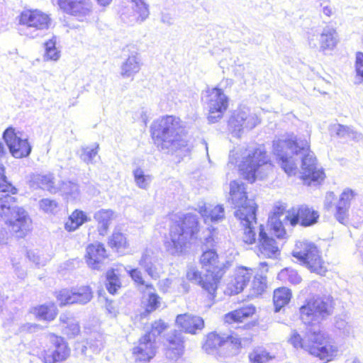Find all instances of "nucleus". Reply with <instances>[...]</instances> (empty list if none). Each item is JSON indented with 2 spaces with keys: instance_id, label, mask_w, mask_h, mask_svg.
Segmentation results:
<instances>
[{
  "instance_id": "f257e3e1",
  "label": "nucleus",
  "mask_w": 363,
  "mask_h": 363,
  "mask_svg": "<svg viewBox=\"0 0 363 363\" xmlns=\"http://www.w3.org/2000/svg\"><path fill=\"white\" fill-rule=\"evenodd\" d=\"M300 318L307 328L303 337L293 331L290 343L296 349L301 348L325 363L336 357L338 349L333 339L320 330V322L333 313L328 298L318 297L308 300L300 309Z\"/></svg>"
},
{
  "instance_id": "f03ea898",
  "label": "nucleus",
  "mask_w": 363,
  "mask_h": 363,
  "mask_svg": "<svg viewBox=\"0 0 363 363\" xmlns=\"http://www.w3.org/2000/svg\"><path fill=\"white\" fill-rule=\"evenodd\" d=\"M273 150L283 170L289 175L294 174L297 162H301L303 180L309 185H316L325 179L322 168H318L313 152L309 150L306 139L294 135L284 137L274 141Z\"/></svg>"
},
{
  "instance_id": "7ed1b4c3",
  "label": "nucleus",
  "mask_w": 363,
  "mask_h": 363,
  "mask_svg": "<svg viewBox=\"0 0 363 363\" xmlns=\"http://www.w3.org/2000/svg\"><path fill=\"white\" fill-rule=\"evenodd\" d=\"M151 135L157 149L173 154L187 147L185 128L179 118L165 116L155 120L151 125Z\"/></svg>"
},
{
  "instance_id": "20e7f679",
  "label": "nucleus",
  "mask_w": 363,
  "mask_h": 363,
  "mask_svg": "<svg viewBox=\"0 0 363 363\" xmlns=\"http://www.w3.org/2000/svg\"><path fill=\"white\" fill-rule=\"evenodd\" d=\"M228 202L236 209L234 216L243 227V242L249 245L255 242L253 224L256 223L257 206L254 200L247 199L246 186L242 182L234 180L230 182Z\"/></svg>"
},
{
  "instance_id": "39448f33",
  "label": "nucleus",
  "mask_w": 363,
  "mask_h": 363,
  "mask_svg": "<svg viewBox=\"0 0 363 363\" xmlns=\"http://www.w3.org/2000/svg\"><path fill=\"white\" fill-rule=\"evenodd\" d=\"M199 231L198 216L192 213L183 215L170 227L169 238L164 242L167 251L172 255H181L186 250L189 241L196 238Z\"/></svg>"
},
{
  "instance_id": "423d86ee",
  "label": "nucleus",
  "mask_w": 363,
  "mask_h": 363,
  "mask_svg": "<svg viewBox=\"0 0 363 363\" xmlns=\"http://www.w3.org/2000/svg\"><path fill=\"white\" fill-rule=\"evenodd\" d=\"M0 216L17 238H23L31 230V219L14 196H0Z\"/></svg>"
},
{
  "instance_id": "0eeeda50",
  "label": "nucleus",
  "mask_w": 363,
  "mask_h": 363,
  "mask_svg": "<svg viewBox=\"0 0 363 363\" xmlns=\"http://www.w3.org/2000/svg\"><path fill=\"white\" fill-rule=\"evenodd\" d=\"M269 161L264 147L249 148L239 164V169L244 177L252 183L256 178L264 179L272 170V166Z\"/></svg>"
},
{
  "instance_id": "6e6552de",
  "label": "nucleus",
  "mask_w": 363,
  "mask_h": 363,
  "mask_svg": "<svg viewBox=\"0 0 363 363\" xmlns=\"http://www.w3.org/2000/svg\"><path fill=\"white\" fill-rule=\"evenodd\" d=\"M203 347L208 352H216L220 357L226 358L236 355L241 347V340L234 333H210L207 335Z\"/></svg>"
},
{
  "instance_id": "1a4fd4ad",
  "label": "nucleus",
  "mask_w": 363,
  "mask_h": 363,
  "mask_svg": "<svg viewBox=\"0 0 363 363\" xmlns=\"http://www.w3.org/2000/svg\"><path fill=\"white\" fill-rule=\"evenodd\" d=\"M51 23L48 15L38 10H26L19 16L18 33L30 38L42 36Z\"/></svg>"
},
{
  "instance_id": "9d476101",
  "label": "nucleus",
  "mask_w": 363,
  "mask_h": 363,
  "mask_svg": "<svg viewBox=\"0 0 363 363\" xmlns=\"http://www.w3.org/2000/svg\"><path fill=\"white\" fill-rule=\"evenodd\" d=\"M292 255L313 272L323 275L326 272V267L320 251L313 242H296Z\"/></svg>"
},
{
  "instance_id": "9b49d317",
  "label": "nucleus",
  "mask_w": 363,
  "mask_h": 363,
  "mask_svg": "<svg viewBox=\"0 0 363 363\" xmlns=\"http://www.w3.org/2000/svg\"><path fill=\"white\" fill-rule=\"evenodd\" d=\"M71 350L68 343L62 337L50 335L49 345L38 354L43 363H62L70 356Z\"/></svg>"
},
{
  "instance_id": "f8f14e48",
  "label": "nucleus",
  "mask_w": 363,
  "mask_h": 363,
  "mask_svg": "<svg viewBox=\"0 0 363 363\" xmlns=\"http://www.w3.org/2000/svg\"><path fill=\"white\" fill-rule=\"evenodd\" d=\"M204 103L208 111V121L215 123L221 119L228 107V97L219 88L208 90L203 96Z\"/></svg>"
},
{
  "instance_id": "ddd939ff",
  "label": "nucleus",
  "mask_w": 363,
  "mask_h": 363,
  "mask_svg": "<svg viewBox=\"0 0 363 363\" xmlns=\"http://www.w3.org/2000/svg\"><path fill=\"white\" fill-rule=\"evenodd\" d=\"M119 14L121 21L125 23L133 25L146 19L149 10L143 0H123Z\"/></svg>"
},
{
  "instance_id": "4468645a",
  "label": "nucleus",
  "mask_w": 363,
  "mask_h": 363,
  "mask_svg": "<svg viewBox=\"0 0 363 363\" xmlns=\"http://www.w3.org/2000/svg\"><path fill=\"white\" fill-rule=\"evenodd\" d=\"M3 138L13 157L23 158L30 154L32 147L28 139L22 138L21 133L16 132L13 127H9L4 131Z\"/></svg>"
},
{
  "instance_id": "2eb2a0df",
  "label": "nucleus",
  "mask_w": 363,
  "mask_h": 363,
  "mask_svg": "<svg viewBox=\"0 0 363 363\" xmlns=\"http://www.w3.org/2000/svg\"><path fill=\"white\" fill-rule=\"evenodd\" d=\"M200 261L202 268L211 276L208 280L210 282H208L209 285L206 283L204 286L212 291L216 286H218L223 274V268L218 261V255L213 250H206L201 256Z\"/></svg>"
},
{
  "instance_id": "dca6fc26",
  "label": "nucleus",
  "mask_w": 363,
  "mask_h": 363,
  "mask_svg": "<svg viewBox=\"0 0 363 363\" xmlns=\"http://www.w3.org/2000/svg\"><path fill=\"white\" fill-rule=\"evenodd\" d=\"M259 123V120L255 113H251L247 108H240L233 113L228 121V125L232 133L240 137L243 130H251Z\"/></svg>"
},
{
  "instance_id": "f3484780",
  "label": "nucleus",
  "mask_w": 363,
  "mask_h": 363,
  "mask_svg": "<svg viewBox=\"0 0 363 363\" xmlns=\"http://www.w3.org/2000/svg\"><path fill=\"white\" fill-rule=\"evenodd\" d=\"M91 298L92 293L89 286H82L72 290L64 289L60 290L57 295L60 305L74 303L83 305L89 302Z\"/></svg>"
},
{
  "instance_id": "a211bd4d",
  "label": "nucleus",
  "mask_w": 363,
  "mask_h": 363,
  "mask_svg": "<svg viewBox=\"0 0 363 363\" xmlns=\"http://www.w3.org/2000/svg\"><path fill=\"white\" fill-rule=\"evenodd\" d=\"M318 218V211L307 206H301L297 209L293 208L292 211L289 212L288 216L284 217V219L289 220L291 226H295L300 223L301 225L307 227L317 223Z\"/></svg>"
},
{
  "instance_id": "6ab92c4d",
  "label": "nucleus",
  "mask_w": 363,
  "mask_h": 363,
  "mask_svg": "<svg viewBox=\"0 0 363 363\" xmlns=\"http://www.w3.org/2000/svg\"><path fill=\"white\" fill-rule=\"evenodd\" d=\"M257 255L260 258L275 259L280 255L278 244L273 238L266 233L262 225H259Z\"/></svg>"
},
{
  "instance_id": "aec40b11",
  "label": "nucleus",
  "mask_w": 363,
  "mask_h": 363,
  "mask_svg": "<svg viewBox=\"0 0 363 363\" xmlns=\"http://www.w3.org/2000/svg\"><path fill=\"white\" fill-rule=\"evenodd\" d=\"M86 262L92 269L102 270L106 266L108 255L104 244H90L86 249Z\"/></svg>"
},
{
  "instance_id": "412c9836",
  "label": "nucleus",
  "mask_w": 363,
  "mask_h": 363,
  "mask_svg": "<svg viewBox=\"0 0 363 363\" xmlns=\"http://www.w3.org/2000/svg\"><path fill=\"white\" fill-rule=\"evenodd\" d=\"M156 354L155 340L151 334H145L142 336L138 346L133 348V354L135 361L147 362L152 359Z\"/></svg>"
},
{
  "instance_id": "4be33fe9",
  "label": "nucleus",
  "mask_w": 363,
  "mask_h": 363,
  "mask_svg": "<svg viewBox=\"0 0 363 363\" xmlns=\"http://www.w3.org/2000/svg\"><path fill=\"white\" fill-rule=\"evenodd\" d=\"M176 323L184 332L191 335H196L201 331L205 325L202 318L191 313L178 315Z\"/></svg>"
},
{
  "instance_id": "5701e85b",
  "label": "nucleus",
  "mask_w": 363,
  "mask_h": 363,
  "mask_svg": "<svg viewBox=\"0 0 363 363\" xmlns=\"http://www.w3.org/2000/svg\"><path fill=\"white\" fill-rule=\"evenodd\" d=\"M356 194H357L352 189L349 188L344 189L340 194L335 206V218L340 223L344 224L347 221L351 201L354 199Z\"/></svg>"
},
{
  "instance_id": "b1692460",
  "label": "nucleus",
  "mask_w": 363,
  "mask_h": 363,
  "mask_svg": "<svg viewBox=\"0 0 363 363\" xmlns=\"http://www.w3.org/2000/svg\"><path fill=\"white\" fill-rule=\"evenodd\" d=\"M168 347L166 356L171 359H177L182 356L184 350V337L181 332L174 330L167 337Z\"/></svg>"
},
{
  "instance_id": "393cba45",
  "label": "nucleus",
  "mask_w": 363,
  "mask_h": 363,
  "mask_svg": "<svg viewBox=\"0 0 363 363\" xmlns=\"http://www.w3.org/2000/svg\"><path fill=\"white\" fill-rule=\"evenodd\" d=\"M30 182L31 186L34 188L47 190L52 194L58 192L57 185L55 184V177L52 173L33 174L30 177Z\"/></svg>"
},
{
  "instance_id": "a878e982",
  "label": "nucleus",
  "mask_w": 363,
  "mask_h": 363,
  "mask_svg": "<svg viewBox=\"0 0 363 363\" xmlns=\"http://www.w3.org/2000/svg\"><path fill=\"white\" fill-rule=\"evenodd\" d=\"M339 42L336 30L331 26H325L320 35V50L322 52L332 51Z\"/></svg>"
},
{
  "instance_id": "bb28decb",
  "label": "nucleus",
  "mask_w": 363,
  "mask_h": 363,
  "mask_svg": "<svg viewBox=\"0 0 363 363\" xmlns=\"http://www.w3.org/2000/svg\"><path fill=\"white\" fill-rule=\"evenodd\" d=\"M128 51L130 52V55L121 67V74L124 78L133 76L140 69L138 53L135 50H131L130 47H128Z\"/></svg>"
},
{
  "instance_id": "cd10ccee",
  "label": "nucleus",
  "mask_w": 363,
  "mask_h": 363,
  "mask_svg": "<svg viewBox=\"0 0 363 363\" xmlns=\"http://www.w3.org/2000/svg\"><path fill=\"white\" fill-rule=\"evenodd\" d=\"M116 217V213L109 209H101L94 213V218L98 223V230L101 235L107 233L111 222Z\"/></svg>"
},
{
  "instance_id": "c85d7f7f",
  "label": "nucleus",
  "mask_w": 363,
  "mask_h": 363,
  "mask_svg": "<svg viewBox=\"0 0 363 363\" xmlns=\"http://www.w3.org/2000/svg\"><path fill=\"white\" fill-rule=\"evenodd\" d=\"M252 274L251 270H248L247 268L239 269L235 274L234 280L232 281L230 285L232 292L235 294L241 292L249 283Z\"/></svg>"
},
{
  "instance_id": "c756f323",
  "label": "nucleus",
  "mask_w": 363,
  "mask_h": 363,
  "mask_svg": "<svg viewBox=\"0 0 363 363\" xmlns=\"http://www.w3.org/2000/svg\"><path fill=\"white\" fill-rule=\"evenodd\" d=\"M139 265L152 279L159 278L160 272L157 265V259L147 250L144 252L139 260Z\"/></svg>"
},
{
  "instance_id": "7c9ffc66",
  "label": "nucleus",
  "mask_w": 363,
  "mask_h": 363,
  "mask_svg": "<svg viewBox=\"0 0 363 363\" xmlns=\"http://www.w3.org/2000/svg\"><path fill=\"white\" fill-rule=\"evenodd\" d=\"M211 277V276H210L207 272H206V274L202 276L201 273L195 269H189L186 274V277L189 281L201 285V287L208 293L210 298L213 299L216 296L215 293L216 291L217 286H216L213 290L211 291L210 289H208L207 287H205L204 286L206 283L207 285H209L208 282H209L208 280H210Z\"/></svg>"
},
{
  "instance_id": "2f4dec72",
  "label": "nucleus",
  "mask_w": 363,
  "mask_h": 363,
  "mask_svg": "<svg viewBox=\"0 0 363 363\" xmlns=\"http://www.w3.org/2000/svg\"><path fill=\"white\" fill-rule=\"evenodd\" d=\"M58 192H60L68 200H77L80 196L79 186L77 182L72 181H62L57 185Z\"/></svg>"
},
{
  "instance_id": "473e14b6",
  "label": "nucleus",
  "mask_w": 363,
  "mask_h": 363,
  "mask_svg": "<svg viewBox=\"0 0 363 363\" xmlns=\"http://www.w3.org/2000/svg\"><path fill=\"white\" fill-rule=\"evenodd\" d=\"M255 312V308L253 306H244L226 314L225 322L228 323L242 322L244 319L252 315Z\"/></svg>"
},
{
  "instance_id": "72a5a7b5",
  "label": "nucleus",
  "mask_w": 363,
  "mask_h": 363,
  "mask_svg": "<svg viewBox=\"0 0 363 363\" xmlns=\"http://www.w3.org/2000/svg\"><path fill=\"white\" fill-rule=\"evenodd\" d=\"M60 320L62 324L63 333L69 338L74 337L79 335L80 327L78 321L72 316H67L66 314H62Z\"/></svg>"
},
{
  "instance_id": "f704fd0d",
  "label": "nucleus",
  "mask_w": 363,
  "mask_h": 363,
  "mask_svg": "<svg viewBox=\"0 0 363 363\" xmlns=\"http://www.w3.org/2000/svg\"><path fill=\"white\" fill-rule=\"evenodd\" d=\"M291 298V291L286 287L277 289L274 291L273 301L275 312H279L287 305Z\"/></svg>"
},
{
  "instance_id": "c9c22d12",
  "label": "nucleus",
  "mask_w": 363,
  "mask_h": 363,
  "mask_svg": "<svg viewBox=\"0 0 363 363\" xmlns=\"http://www.w3.org/2000/svg\"><path fill=\"white\" fill-rule=\"evenodd\" d=\"M289 223V220L280 218L276 216H269L268 218V225L274 235L279 239L284 238L286 233L285 226Z\"/></svg>"
},
{
  "instance_id": "e433bc0d",
  "label": "nucleus",
  "mask_w": 363,
  "mask_h": 363,
  "mask_svg": "<svg viewBox=\"0 0 363 363\" xmlns=\"http://www.w3.org/2000/svg\"><path fill=\"white\" fill-rule=\"evenodd\" d=\"M91 12V5L86 0H78L74 4L69 14L76 17L79 21H82L86 16H89Z\"/></svg>"
},
{
  "instance_id": "4c0bfd02",
  "label": "nucleus",
  "mask_w": 363,
  "mask_h": 363,
  "mask_svg": "<svg viewBox=\"0 0 363 363\" xmlns=\"http://www.w3.org/2000/svg\"><path fill=\"white\" fill-rule=\"evenodd\" d=\"M99 149V144H94L90 146H82L78 154L79 158L86 164L96 163L95 158L98 155Z\"/></svg>"
},
{
  "instance_id": "58836bf2",
  "label": "nucleus",
  "mask_w": 363,
  "mask_h": 363,
  "mask_svg": "<svg viewBox=\"0 0 363 363\" xmlns=\"http://www.w3.org/2000/svg\"><path fill=\"white\" fill-rule=\"evenodd\" d=\"M87 220L86 215L82 211L75 210L69 216L68 220L65 223V227L68 231H74Z\"/></svg>"
},
{
  "instance_id": "ea45409f",
  "label": "nucleus",
  "mask_w": 363,
  "mask_h": 363,
  "mask_svg": "<svg viewBox=\"0 0 363 363\" xmlns=\"http://www.w3.org/2000/svg\"><path fill=\"white\" fill-rule=\"evenodd\" d=\"M57 309L55 304L41 305L35 308V314L39 320L51 321L57 315Z\"/></svg>"
},
{
  "instance_id": "a19ab883",
  "label": "nucleus",
  "mask_w": 363,
  "mask_h": 363,
  "mask_svg": "<svg viewBox=\"0 0 363 363\" xmlns=\"http://www.w3.org/2000/svg\"><path fill=\"white\" fill-rule=\"evenodd\" d=\"M87 346H84V349L89 347L94 353H99L104 347V337L99 333H93L90 335L86 340Z\"/></svg>"
},
{
  "instance_id": "79ce46f5",
  "label": "nucleus",
  "mask_w": 363,
  "mask_h": 363,
  "mask_svg": "<svg viewBox=\"0 0 363 363\" xmlns=\"http://www.w3.org/2000/svg\"><path fill=\"white\" fill-rule=\"evenodd\" d=\"M106 287L108 291L111 294H115L121 287V282L118 274L115 272L113 269H111L106 272Z\"/></svg>"
},
{
  "instance_id": "37998d69",
  "label": "nucleus",
  "mask_w": 363,
  "mask_h": 363,
  "mask_svg": "<svg viewBox=\"0 0 363 363\" xmlns=\"http://www.w3.org/2000/svg\"><path fill=\"white\" fill-rule=\"evenodd\" d=\"M278 279L284 282L298 284L302 281L297 271L291 268H285L278 274Z\"/></svg>"
},
{
  "instance_id": "c03bdc74",
  "label": "nucleus",
  "mask_w": 363,
  "mask_h": 363,
  "mask_svg": "<svg viewBox=\"0 0 363 363\" xmlns=\"http://www.w3.org/2000/svg\"><path fill=\"white\" fill-rule=\"evenodd\" d=\"M108 244L112 249L118 252L126 247V238L122 233L115 230L109 238Z\"/></svg>"
},
{
  "instance_id": "a18cd8bd",
  "label": "nucleus",
  "mask_w": 363,
  "mask_h": 363,
  "mask_svg": "<svg viewBox=\"0 0 363 363\" xmlns=\"http://www.w3.org/2000/svg\"><path fill=\"white\" fill-rule=\"evenodd\" d=\"M134 179L136 185L143 189H146L150 184L152 178L150 174H145L141 168H137L133 171Z\"/></svg>"
},
{
  "instance_id": "49530a36",
  "label": "nucleus",
  "mask_w": 363,
  "mask_h": 363,
  "mask_svg": "<svg viewBox=\"0 0 363 363\" xmlns=\"http://www.w3.org/2000/svg\"><path fill=\"white\" fill-rule=\"evenodd\" d=\"M45 57L47 60H57L60 57V52L56 48V38L53 37L45 43Z\"/></svg>"
},
{
  "instance_id": "de8ad7c7",
  "label": "nucleus",
  "mask_w": 363,
  "mask_h": 363,
  "mask_svg": "<svg viewBox=\"0 0 363 363\" xmlns=\"http://www.w3.org/2000/svg\"><path fill=\"white\" fill-rule=\"evenodd\" d=\"M203 216L210 218L211 221H218L224 218V208L221 205H218L211 210L205 207Z\"/></svg>"
},
{
  "instance_id": "09e8293b",
  "label": "nucleus",
  "mask_w": 363,
  "mask_h": 363,
  "mask_svg": "<svg viewBox=\"0 0 363 363\" xmlns=\"http://www.w3.org/2000/svg\"><path fill=\"white\" fill-rule=\"evenodd\" d=\"M40 209L46 213L55 214L58 211V203L50 199H43L39 201Z\"/></svg>"
},
{
  "instance_id": "8fccbe9b",
  "label": "nucleus",
  "mask_w": 363,
  "mask_h": 363,
  "mask_svg": "<svg viewBox=\"0 0 363 363\" xmlns=\"http://www.w3.org/2000/svg\"><path fill=\"white\" fill-rule=\"evenodd\" d=\"M160 306V298L155 293H150L145 303V313H150Z\"/></svg>"
},
{
  "instance_id": "3c124183",
  "label": "nucleus",
  "mask_w": 363,
  "mask_h": 363,
  "mask_svg": "<svg viewBox=\"0 0 363 363\" xmlns=\"http://www.w3.org/2000/svg\"><path fill=\"white\" fill-rule=\"evenodd\" d=\"M125 270L131 277L132 280L140 286L145 285L147 288H152L151 284H145L142 272L138 268L131 269L129 266L125 267Z\"/></svg>"
},
{
  "instance_id": "603ef678",
  "label": "nucleus",
  "mask_w": 363,
  "mask_h": 363,
  "mask_svg": "<svg viewBox=\"0 0 363 363\" xmlns=\"http://www.w3.org/2000/svg\"><path fill=\"white\" fill-rule=\"evenodd\" d=\"M249 358L253 363H266L271 357L266 350L257 349L250 354Z\"/></svg>"
},
{
  "instance_id": "864d4df0",
  "label": "nucleus",
  "mask_w": 363,
  "mask_h": 363,
  "mask_svg": "<svg viewBox=\"0 0 363 363\" xmlns=\"http://www.w3.org/2000/svg\"><path fill=\"white\" fill-rule=\"evenodd\" d=\"M335 327L345 336H350L353 334L352 326L341 317L335 318Z\"/></svg>"
},
{
  "instance_id": "5fc2aeb1",
  "label": "nucleus",
  "mask_w": 363,
  "mask_h": 363,
  "mask_svg": "<svg viewBox=\"0 0 363 363\" xmlns=\"http://www.w3.org/2000/svg\"><path fill=\"white\" fill-rule=\"evenodd\" d=\"M255 294H261L267 287V278L262 274H256L252 283Z\"/></svg>"
},
{
  "instance_id": "6e6d98bb",
  "label": "nucleus",
  "mask_w": 363,
  "mask_h": 363,
  "mask_svg": "<svg viewBox=\"0 0 363 363\" xmlns=\"http://www.w3.org/2000/svg\"><path fill=\"white\" fill-rule=\"evenodd\" d=\"M330 132L333 134H335L339 138H347L350 137V133H351V128L349 126L334 124L330 127Z\"/></svg>"
},
{
  "instance_id": "4d7b16f0",
  "label": "nucleus",
  "mask_w": 363,
  "mask_h": 363,
  "mask_svg": "<svg viewBox=\"0 0 363 363\" xmlns=\"http://www.w3.org/2000/svg\"><path fill=\"white\" fill-rule=\"evenodd\" d=\"M0 192L4 193V195H16L18 193V189L13 186V184L8 181L7 177L3 180L0 179ZM1 194L0 196H1Z\"/></svg>"
},
{
  "instance_id": "13d9d810",
  "label": "nucleus",
  "mask_w": 363,
  "mask_h": 363,
  "mask_svg": "<svg viewBox=\"0 0 363 363\" xmlns=\"http://www.w3.org/2000/svg\"><path fill=\"white\" fill-rule=\"evenodd\" d=\"M316 7L320 8L322 13L328 17H330L335 13V8L332 6L330 0H318Z\"/></svg>"
},
{
  "instance_id": "bf43d9fd",
  "label": "nucleus",
  "mask_w": 363,
  "mask_h": 363,
  "mask_svg": "<svg viewBox=\"0 0 363 363\" xmlns=\"http://www.w3.org/2000/svg\"><path fill=\"white\" fill-rule=\"evenodd\" d=\"M167 324L162 320L155 321L152 325V330L146 334H151L153 340H155V337L160 335L167 328Z\"/></svg>"
},
{
  "instance_id": "052dcab7",
  "label": "nucleus",
  "mask_w": 363,
  "mask_h": 363,
  "mask_svg": "<svg viewBox=\"0 0 363 363\" xmlns=\"http://www.w3.org/2000/svg\"><path fill=\"white\" fill-rule=\"evenodd\" d=\"M27 257L29 260L33 262L36 266H44L46 264V259L42 257L38 251L29 250L27 252Z\"/></svg>"
},
{
  "instance_id": "680f3d73",
  "label": "nucleus",
  "mask_w": 363,
  "mask_h": 363,
  "mask_svg": "<svg viewBox=\"0 0 363 363\" xmlns=\"http://www.w3.org/2000/svg\"><path fill=\"white\" fill-rule=\"evenodd\" d=\"M355 68L357 76L362 78V81H363V53L357 52L356 55V62H355Z\"/></svg>"
},
{
  "instance_id": "e2e57ef3",
  "label": "nucleus",
  "mask_w": 363,
  "mask_h": 363,
  "mask_svg": "<svg viewBox=\"0 0 363 363\" xmlns=\"http://www.w3.org/2000/svg\"><path fill=\"white\" fill-rule=\"evenodd\" d=\"M78 0H57L60 7L67 13L71 10L72 6Z\"/></svg>"
},
{
  "instance_id": "0e129e2a",
  "label": "nucleus",
  "mask_w": 363,
  "mask_h": 363,
  "mask_svg": "<svg viewBox=\"0 0 363 363\" xmlns=\"http://www.w3.org/2000/svg\"><path fill=\"white\" fill-rule=\"evenodd\" d=\"M335 200V195L333 191H329L326 194L324 200V208L330 211L333 208V203Z\"/></svg>"
},
{
  "instance_id": "69168bd1",
  "label": "nucleus",
  "mask_w": 363,
  "mask_h": 363,
  "mask_svg": "<svg viewBox=\"0 0 363 363\" xmlns=\"http://www.w3.org/2000/svg\"><path fill=\"white\" fill-rule=\"evenodd\" d=\"M286 210V207L282 204L276 205L274 207V211L272 214L270 216H276L279 217L280 218H284L286 216L284 215V211ZM288 216V214H286Z\"/></svg>"
},
{
  "instance_id": "338daca9",
  "label": "nucleus",
  "mask_w": 363,
  "mask_h": 363,
  "mask_svg": "<svg viewBox=\"0 0 363 363\" xmlns=\"http://www.w3.org/2000/svg\"><path fill=\"white\" fill-rule=\"evenodd\" d=\"M173 282H174V281L171 279H165L162 280L160 282V289L164 292L167 291L169 290V289L171 287Z\"/></svg>"
},
{
  "instance_id": "774afa93",
  "label": "nucleus",
  "mask_w": 363,
  "mask_h": 363,
  "mask_svg": "<svg viewBox=\"0 0 363 363\" xmlns=\"http://www.w3.org/2000/svg\"><path fill=\"white\" fill-rule=\"evenodd\" d=\"M38 325L35 324L26 323V324L22 325L19 328V332L20 333L25 332V331L33 332V329L35 328Z\"/></svg>"
}]
</instances>
